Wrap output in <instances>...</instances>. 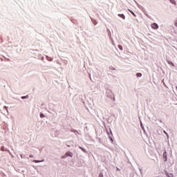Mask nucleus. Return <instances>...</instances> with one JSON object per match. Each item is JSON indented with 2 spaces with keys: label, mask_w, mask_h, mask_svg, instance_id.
Masks as SVG:
<instances>
[{
  "label": "nucleus",
  "mask_w": 177,
  "mask_h": 177,
  "mask_svg": "<svg viewBox=\"0 0 177 177\" xmlns=\"http://www.w3.org/2000/svg\"><path fill=\"white\" fill-rule=\"evenodd\" d=\"M151 28H153V30H158V24L153 23L151 25Z\"/></svg>",
  "instance_id": "f257e3e1"
},
{
  "label": "nucleus",
  "mask_w": 177,
  "mask_h": 177,
  "mask_svg": "<svg viewBox=\"0 0 177 177\" xmlns=\"http://www.w3.org/2000/svg\"><path fill=\"white\" fill-rule=\"evenodd\" d=\"M65 156L66 157H73V153L71 152H66Z\"/></svg>",
  "instance_id": "f03ea898"
},
{
  "label": "nucleus",
  "mask_w": 177,
  "mask_h": 177,
  "mask_svg": "<svg viewBox=\"0 0 177 177\" xmlns=\"http://www.w3.org/2000/svg\"><path fill=\"white\" fill-rule=\"evenodd\" d=\"M163 158H164V161H167V151H165L163 153Z\"/></svg>",
  "instance_id": "7ed1b4c3"
},
{
  "label": "nucleus",
  "mask_w": 177,
  "mask_h": 177,
  "mask_svg": "<svg viewBox=\"0 0 177 177\" xmlns=\"http://www.w3.org/2000/svg\"><path fill=\"white\" fill-rule=\"evenodd\" d=\"M118 16L123 19V20H125V15H124V14H119Z\"/></svg>",
  "instance_id": "20e7f679"
},
{
  "label": "nucleus",
  "mask_w": 177,
  "mask_h": 177,
  "mask_svg": "<svg viewBox=\"0 0 177 177\" xmlns=\"http://www.w3.org/2000/svg\"><path fill=\"white\" fill-rule=\"evenodd\" d=\"M167 177H174V174H167Z\"/></svg>",
  "instance_id": "39448f33"
},
{
  "label": "nucleus",
  "mask_w": 177,
  "mask_h": 177,
  "mask_svg": "<svg viewBox=\"0 0 177 177\" xmlns=\"http://www.w3.org/2000/svg\"><path fill=\"white\" fill-rule=\"evenodd\" d=\"M168 64H171L173 67H175V64H174L172 62H168Z\"/></svg>",
  "instance_id": "423d86ee"
},
{
  "label": "nucleus",
  "mask_w": 177,
  "mask_h": 177,
  "mask_svg": "<svg viewBox=\"0 0 177 177\" xmlns=\"http://www.w3.org/2000/svg\"><path fill=\"white\" fill-rule=\"evenodd\" d=\"M80 149H81V150H82V151H84V153H86V151L85 150V149L82 148V147H80Z\"/></svg>",
  "instance_id": "0eeeda50"
},
{
  "label": "nucleus",
  "mask_w": 177,
  "mask_h": 177,
  "mask_svg": "<svg viewBox=\"0 0 177 177\" xmlns=\"http://www.w3.org/2000/svg\"><path fill=\"white\" fill-rule=\"evenodd\" d=\"M40 118H45V115H44V113H41V114H40Z\"/></svg>",
  "instance_id": "6e6552de"
},
{
  "label": "nucleus",
  "mask_w": 177,
  "mask_h": 177,
  "mask_svg": "<svg viewBox=\"0 0 177 177\" xmlns=\"http://www.w3.org/2000/svg\"><path fill=\"white\" fill-rule=\"evenodd\" d=\"M130 12L131 13V15H133V16H134V17H136V15H135L133 11L130 10Z\"/></svg>",
  "instance_id": "1a4fd4ad"
},
{
  "label": "nucleus",
  "mask_w": 177,
  "mask_h": 177,
  "mask_svg": "<svg viewBox=\"0 0 177 177\" xmlns=\"http://www.w3.org/2000/svg\"><path fill=\"white\" fill-rule=\"evenodd\" d=\"M118 48H119L120 50H122V46L118 45Z\"/></svg>",
  "instance_id": "9d476101"
},
{
  "label": "nucleus",
  "mask_w": 177,
  "mask_h": 177,
  "mask_svg": "<svg viewBox=\"0 0 177 177\" xmlns=\"http://www.w3.org/2000/svg\"><path fill=\"white\" fill-rule=\"evenodd\" d=\"M136 75H137V77H141V76H142V73H138L136 74Z\"/></svg>",
  "instance_id": "9b49d317"
},
{
  "label": "nucleus",
  "mask_w": 177,
  "mask_h": 177,
  "mask_svg": "<svg viewBox=\"0 0 177 177\" xmlns=\"http://www.w3.org/2000/svg\"><path fill=\"white\" fill-rule=\"evenodd\" d=\"M21 99H28V96L26 95V96L21 97Z\"/></svg>",
  "instance_id": "f8f14e48"
},
{
  "label": "nucleus",
  "mask_w": 177,
  "mask_h": 177,
  "mask_svg": "<svg viewBox=\"0 0 177 177\" xmlns=\"http://www.w3.org/2000/svg\"><path fill=\"white\" fill-rule=\"evenodd\" d=\"M174 24H175L176 27H177V19L174 21Z\"/></svg>",
  "instance_id": "ddd939ff"
},
{
  "label": "nucleus",
  "mask_w": 177,
  "mask_h": 177,
  "mask_svg": "<svg viewBox=\"0 0 177 177\" xmlns=\"http://www.w3.org/2000/svg\"><path fill=\"white\" fill-rule=\"evenodd\" d=\"M99 177H103V173H100Z\"/></svg>",
  "instance_id": "4468645a"
},
{
  "label": "nucleus",
  "mask_w": 177,
  "mask_h": 177,
  "mask_svg": "<svg viewBox=\"0 0 177 177\" xmlns=\"http://www.w3.org/2000/svg\"><path fill=\"white\" fill-rule=\"evenodd\" d=\"M62 158H67V156H66V155L62 156Z\"/></svg>",
  "instance_id": "2eb2a0df"
},
{
  "label": "nucleus",
  "mask_w": 177,
  "mask_h": 177,
  "mask_svg": "<svg viewBox=\"0 0 177 177\" xmlns=\"http://www.w3.org/2000/svg\"><path fill=\"white\" fill-rule=\"evenodd\" d=\"M111 70H115V68H113V67H111Z\"/></svg>",
  "instance_id": "dca6fc26"
},
{
  "label": "nucleus",
  "mask_w": 177,
  "mask_h": 177,
  "mask_svg": "<svg viewBox=\"0 0 177 177\" xmlns=\"http://www.w3.org/2000/svg\"><path fill=\"white\" fill-rule=\"evenodd\" d=\"M164 133H165L166 135H168V133H167V132H165V131H164Z\"/></svg>",
  "instance_id": "f3484780"
},
{
  "label": "nucleus",
  "mask_w": 177,
  "mask_h": 177,
  "mask_svg": "<svg viewBox=\"0 0 177 177\" xmlns=\"http://www.w3.org/2000/svg\"><path fill=\"white\" fill-rule=\"evenodd\" d=\"M111 142H113V138H111Z\"/></svg>",
  "instance_id": "a211bd4d"
},
{
  "label": "nucleus",
  "mask_w": 177,
  "mask_h": 177,
  "mask_svg": "<svg viewBox=\"0 0 177 177\" xmlns=\"http://www.w3.org/2000/svg\"><path fill=\"white\" fill-rule=\"evenodd\" d=\"M35 162H39V161H37V160H35Z\"/></svg>",
  "instance_id": "6ab92c4d"
},
{
  "label": "nucleus",
  "mask_w": 177,
  "mask_h": 177,
  "mask_svg": "<svg viewBox=\"0 0 177 177\" xmlns=\"http://www.w3.org/2000/svg\"><path fill=\"white\" fill-rule=\"evenodd\" d=\"M1 150H3V147H1Z\"/></svg>",
  "instance_id": "aec40b11"
}]
</instances>
